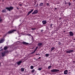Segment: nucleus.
<instances>
[{"instance_id":"bb28decb","label":"nucleus","mask_w":75,"mask_h":75,"mask_svg":"<svg viewBox=\"0 0 75 75\" xmlns=\"http://www.w3.org/2000/svg\"><path fill=\"white\" fill-rule=\"evenodd\" d=\"M21 62H22V61H19V65H20V64H21Z\"/></svg>"},{"instance_id":"2eb2a0df","label":"nucleus","mask_w":75,"mask_h":75,"mask_svg":"<svg viewBox=\"0 0 75 75\" xmlns=\"http://www.w3.org/2000/svg\"><path fill=\"white\" fill-rule=\"evenodd\" d=\"M8 48V47H7L5 46L4 47V50H6Z\"/></svg>"},{"instance_id":"473e14b6","label":"nucleus","mask_w":75,"mask_h":75,"mask_svg":"<svg viewBox=\"0 0 75 75\" xmlns=\"http://www.w3.org/2000/svg\"><path fill=\"white\" fill-rule=\"evenodd\" d=\"M61 44V42H59L58 43V44L59 45H60V44Z\"/></svg>"},{"instance_id":"09e8293b","label":"nucleus","mask_w":75,"mask_h":75,"mask_svg":"<svg viewBox=\"0 0 75 75\" xmlns=\"http://www.w3.org/2000/svg\"><path fill=\"white\" fill-rule=\"evenodd\" d=\"M20 24H21V23H20Z\"/></svg>"},{"instance_id":"c756f323","label":"nucleus","mask_w":75,"mask_h":75,"mask_svg":"<svg viewBox=\"0 0 75 75\" xmlns=\"http://www.w3.org/2000/svg\"><path fill=\"white\" fill-rule=\"evenodd\" d=\"M68 4H69V6H70V5H71V3L70 2H69Z\"/></svg>"},{"instance_id":"1a4fd4ad","label":"nucleus","mask_w":75,"mask_h":75,"mask_svg":"<svg viewBox=\"0 0 75 75\" xmlns=\"http://www.w3.org/2000/svg\"><path fill=\"white\" fill-rule=\"evenodd\" d=\"M4 39H3L0 40V43H3L4 41Z\"/></svg>"},{"instance_id":"4468645a","label":"nucleus","mask_w":75,"mask_h":75,"mask_svg":"<svg viewBox=\"0 0 75 75\" xmlns=\"http://www.w3.org/2000/svg\"><path fill=\"white\" fill-rule=\"evenodd\" d=\"M38 47H40L41 45H42V43H38Z\"/></svg>"},{"instance_id":"58836bf2","label":"nucleus","mask_w":75,"mask_h":75,"mask_svg":"<svg viewBox=\"0 0 75 75\" xmlns=\"http://www.w3.org/2000/svg\"><path fill=\"white\" fill-rule=\"evenodd\" d=\"M40 58H41V57H39V58L38 59H40Z\"/></svg>"},{"instance_id":"49530a36","label":"nucleus","mask_w":75,"mask_h":75,"mask_svg":"<svg viewBox=\"0 0 75 75\" xmlns=\"http://www.w3.org/2000/svg\"><path fill=\"white\" fill-rule=\"evenodd\" d=\"M18 34H19V33L18 32Z\"/></svg>"},{"instance_id":"f257e3e1","label":"nucleus","mask_w":75,"mask_h":75,"mask_svg":"<svg viewBox=\"0 0 75 75\" xmlns=\"http://www.w3.org/2000/svg\"><path fill=\"white\" fill-rule=\"evenodd\" d=\"M16 31V30L13 29V30H10L8 31V32L6 34L5 36H6V35L7 34H11V33H13V32L14 31Z\"/></svg>"},{"instance_id":"dca6fc26","label":"nucleus","mask_w":75,"mask_h":75,"mask_svg":"<svg viewBox=\"0 0 75 75\" xmlns=\"http://www.w3.org/2000/svg\"><path fill=\"white\" fill-rule=\"evenodd\" d=\"M43 4L42 3H40V4L39 5L41 7L42 6H43Z\"/></svg>"},{"instance_id":"cd10ccee","label":"nucleus","mask_w":75,"mask_h":75,"mask_svg":"<svg viewBox=\"0 0 75 75\" xmlns=\"http://www.w3.org/2000/svg\"><path fill=\"white\" fill-rule=\"evenodd\" d=\"M65 4H68V2H66V1H65Z\"/></svg>"},{"instance_id":"a211bd4d","label":"nucleus","mask_w":75,"mask_h":75,"mask_svg":"<svg viewBox=\"0 0 75 75\" xmlns=\"http://www.w3.org/2000/svg\"><path fill=\"white\" fill-rule=\"evenodd\" d=\"M3 21V19L1 18V17L0 16V23Z\"/></svg>"},{"instance_id":"9d476101","label":"nucleus","mask_w":75,"mask_h":75,"mask_svg":"<svg viewBox=\"0 0 75 75\" xmlns=\"http://www.w3.org/2000/svg\"><path fill=\"white\" fill-rule=\"evenodd\" d=\"M68 74V70H65L64 72V74Z\"/></svg>"},{"instance_id":"a878e982","label":"nucleus","mask_w":75,"mask_h":75,"mask_svg":"<svg viewBox=\"0 0 75 75\" xmlns=\"http://www.w3.org/2000/svg\"><path fill=\"white\" fill-rule=\"evenodd\" d=\"M38 70H39V71H41V69H42V68H39L38 69Z\"/></svg>"},{"instance_id":"c85d7f7f","label":"nucleus","mask_w":75,"mask_h":75,"mask_svg":"<svg viewBox=\"0 0 75 75\" xmlns=\"http://www.w3.org/2000/svg\"><path fill=\"white\" fill-rule=\"evenodd\" d=\"M32 30H35V28H32Z\"/></svg>"},{"instance_id":"72a5a7b5","label":"nucleus","mask_w":75,"mask_h":75,"mask_svg":"<svg viewBox=\"0 0 75 75\" xmlns=\"http://www.w3.org/2000/svg\"><path fill=\"white\" fill-rule=\"evenodd\" d=\"M47 6H49V3H47Z\"/></svg>"},{"instance_id":"c03bdc74","label":"nucleus","mask_w":75,"mask_h":75,"mask_svg":"<svg viewBox=\"0 0 75 75\" xmlns=\"http://www.w3.org/2000/svg\"><path fill=\"white\" fill-rule=\"evenodd\" d=\"M0 65H1V63H0Z\"/></svg>"},{"instance_id":"79ce46f5","label":"nucleus","mask_w":75,"mask_h":75,"mask_svg":"<svg viewBox=\"0 0 75 75\" xmlns=\"http://www.w3.org/2000/svg\"><path fill=\"white\" fill-rule=\"evenodd\" d=\"M65 31H63V33H65Z\"/></svg>"},{"instance_id":"aec40b11","label":"nucleus","mask_w":75,"mask_h":75,"mask_svg":"<svg viewBox=\"0 0 75 75\" xmlns=\"http://www.w3.org/2000/svg\"><path fill=\"white\" fill-rule=\"evenodd\" d=\"M45 55L46 57H48L49 55H50V54H46Z\"/></svg>"},{"instance_id":"6ab92c4d","label":"nucleus","mask_w":75,"mask_h":75,"mask_svg":"<svg viewBox=\"0 0 75 75\" xmlns=\"http://www.w3.org/2000/svg\"><path fill=\"white\" fill-rule=\"evenodd\" d=\"M24 69L23 68H21V71L22 72H24Z\"/></svg>"},{"instance_id":"4be33fe9","label":"nucleus","mask_w":75,"mask_h":75,"mask_svg":"<svg viewBox=\"0 0 75 75\" xmlns=\"http://www.w3.org/2000/svg\"><path fill=\"white\" fill-rule=\"evenodd\" d=\"M38 47H36L35 48V50L34 51L35 52L36 51H37V49H38Z\"/></svg>"},{"instance_id":"f8f14e48","label":"nucleus","mask_w":75,"mask_h":75,"mask_svg":"<svg viewBox=\"0 0 75 75\" xmlns=\"http://www.w3.org/2000/svg\"><path fill=\"white\" fill-rule=\"evenodd\" d=\"M6 9H4L2 11V13H6Z\"/></svg>"},{"instance_id":"a18cd8bd","label":"nucleus","mask_w":75,"mask_h":75,"mask_svg":"<svg viewBox=\"0 0 75 75\" xmlns=\"http://www.w3.org/2000/svg\"><path fill=\"white\" fill-rule=\"evenodd\" d=\"M38 55V54H36V55Z\"/></svg>"},{"instance_id":"423d86ee","label":"nucleus","mask_w":75,"mask_h":75,"mask_svg":"<svg viewBox=\"0 0 75 75\" xmlns=\"http://www.w3.org/2000/svg\"><path fill=\"white\" fill-rule=\"evenodd\" d=\"M33 11H34V9H32L30 11L28 12V13L27 15V16H29V14H31V13L32 12H33Z\"/></svg>"},{"instance_id":"412c9836","label":"nucleus","mask_w":75,"mask_h":75,"mask_svg":"<svg viewBox=\"0 0 75 75\" xmlns=\"http://www.w3.org/2000/svg\"><path fill=\"white\" fill-rule=\"evenodd\" d=\"M30 68L32 69H33V68H34V66H31V67H30Z\"/></svg>"},{"instance_id":"0eeeda50","label":"nucleus","mask_w":75,"mask_h":75,"mask_svg":"<svg viewBox=\"0 0 75 75\" xmlns=\"http://www.w3.org/2000/svg\"><path fill=\"white\" fill-rule=\"evenodd\" d=\"M37 13H38V11L36 10L32 13V14H37Z\"/></svg>"},{"instance_id":"2f4dec72","label":"nucleus","mask_w":75,"mask_h":75,"mask_svg":"<svg viewBox=\"0 0 75 75\" xmlns=\"http://www.w3.org/2000/svg\"><path fill=\"white\" fill-rule=\"evenodd\" d=\"M28 35L29 36H31V34H28Z\"/></svg>"},{"instance_id":"f704fd0d","label":"nucleus","mask_w":75,"mask_h":75,"mask_svg":"<svg viewBox=\"0 0 75 75\" xmlns=\"http://www.w3.org/2000/svg\"><path fill=\"white\" fill-rule=\"evenodd\" d=\"M17 64L18 65H19V62H18L17 63Z\"/></svg>"},{"instance_id":"e433bc0d","label":"nucleus","mask_w":75,"mask_h":75,"mask_svg":"<svg viewBox=\"0 0 75 75\" xmlns=\"http://www.w3.org/2000/svg\"><path fill=\"white\" fill-rule=\"evenodd\" d=\"M16 8H17V9L18 10V9H19V8H18V7H16Z\"/></svg>"},{"instance_id":"b1692460","label":"nucleus","mask_w":75,"mask_h":75,"mask_svg":"<svg viewBox=\"0 0 75 75\" xmlns=\"http://www.w3.org/2000/svg\"><path fill=\"white\" fill-rule=\"evenodd\" d=\"M35 52L34 51L30 53V54H34Z\"/></svg>"},{"instance_id":"ddd939ff","label":"nucleus","mask_w":75,"mask_h":75,"mask_svg":"<svg viewBox=\"0 0 75 75\" xmlns=\"http://www.w3.org/2000/svg\"><path fill=\"white\" fill-rule=\"evenodd\" d=\"M5 55H6V54L5 52L2 53V57H3L5 56Z\"/></svg>"},{"instance_id":"f03ea898","label":"nucleus","mask_w":75,"mask_h":75,"mask_svg":"<svg viewBox=\"0 0 75 75\" xmlns=\"http://www.w3.org/2000/svg\"><path fill=\"white\" fill-rule=\"evenodd\" d=\"M5 9H6V10H7L9 11H10L11 10H12L13 9V7L11 6L9 7H6L5 8Z\"/></svg>"},{"instance_id":"393cba45","label":"nucleus","mask_w":75,"mask_h":75,"mask_svg":"<svg viewBox=\"0 0 75 75\" xmlns=\"http://www.w3.org/2000/svg\"><path fill=\"white\" fill-rule=\"evenodd\" d=\"M51 67H52V66H49L48 67V69H50V68H51Z\"/></svg>"},{"instance_id":"37998d69","label":"nucleus","mask_w":75,"mask_h":75,"mask_svg":"<svg viewBox=\"0 0 75 75\" xmlns=\"http://www.w3.org/2000/svg\"><path fill=\"white\" fill-rule=\"evenodd\" d=\"M74 40H75V38H74Z\"/></svg>"},{"instance_id":"9b49d317","label":"nucleus","mask_w":75,"mask_h":75,"mask_svg":"<svg viewBox=\"0 0 75 75\" xmlns=\"http://www.w3.org/2000/svg\"><path fill=\"white\" fill-rule=\"evenodd\" d=\"M22 43L23 44H25V45H28V43H27L25 42H23Z\"/></svg>"},{"instance_id":"de8ad7c7","label":"nucleus","mask_w":75,"mask_h":75,"mask_svg":"<svg viewBox=\"0 0 75 75\" xmlns=\"http://www.w3.org/2000/svg\"><path fill=\"white\" fill-rule=\"evenodd\" d=\"M21 21L20 20V21Z\"/></svg>"},{"instance_id":"f3484780","label":"nucleus","mask_w":75,"mask_h":75,"mask_svg":"<svg viewBox=\"0 0 75 75\" xmlns=\"http://www.w3.org/2000/svg\"><path fill=\"white\" fill-rule=\"evenodd\" d=\"M55 50V47H52L51 48V51H53V50Z\"/></svg>"},{"instance_id":"4c0bfd02","label":"nucleus","mask_w":75,"mask_h":75,"mask_svg":"<svg viewBox=\"0 0 75 75\" xmlns=\"http://www.w3.org/2000/svg\"><path fill=\"white\" fill-rule=\"evenodd\" d=\"M3 49H1V51H3Z\"/></svg>"},{"instance_id":"a19ab883","label":"nucleus","mask_w":75,"mask_h":75,"mask_svg":"<svg viewBox=\"0 0 75 75\" xmlns=\"http://www.w3.org/2000/svg\"><path fill=\"white\" fill-rule=\"evenodd\" d=\"M57 8H55V9H54L55 10H57Z\"/></svg>"},{"instance_id":"6e6552de","label":"nucleus","mask_w":75,"mask_h":75,"mask_svg":"<svg viewBox=\"0 0 75 75\" xmlns=\"http://www.w3.org/2000/svg\"><path fill=\"white\" fill-rule=\"evenodd\" d=\"M42 23H43V25L46 24H47V21H42Z\"/></svg>"},{"instance_id":"5701e85b","label":"nucleus","mask_w":75,"mask_h":75,"mask_svg":"<svg viewBox=\"0 0 75 75\" xmlns=\"http://www.w3.org/2000/svg\"><path fill=\"white\" fill-rule=\"evenodd\" d=\"M34 72H35V70H34V69H33L32 71V72L33 73H33H34Z\"/></svg>"},{"instance_id":"7c9ffc66","label":"nucleus","mask_w":75,"mask_h":75,"mask_svg":"<svg viewBox=\"0 0 75 75\" xmlns=\"http://www.w3.org/2000/svg\"><path fill=\"white\" fill-rule=\"evenodd\" d=\"M52 25H53V24H51L50 25V27L52 28Z\"/></svg>"},{"instance_id":"20e7f679","label":"nucleus","mask_w":75,"mask_h":75,"mask_svg":"<svg viewBox=\"0 0 75 75\" xmlns=\"http://www.w3.org/2000/svg\"><path fill=\"white\" fill-rule=\"evenodd\" d=\"M74 51V50H70L67 51L66 52V53H67V54H69L70 53H71V52H73Z\"/></svg>"},{"instance_id":"7ed1b4c3","label":"nucleus","mask_w":75,"mask_h":75,"mask_svg":"<svg viewBox=\"0 0 75 75\" xmlns=\"http://www.w3.org/2000/svg\"><path fill=\"white\" fill-rule=\"evenodd\" d=\"M59 71V70L57 69H53L51 70V72H57Z\"/></svg>"},{"instance_id":"c9c22d12","label":"nucleus","mask_w":75,"mask_h":75,"mask_svg":"<svg viewBox=\"0 0 75 75\" xmlns=\"http://www.w3.org/2000/svg\"><path fill=\"white\" fill-rule=\"evenodd\" d=\"M19 5H20V6H22V4H20Z\"/></svg>"},{"instance_id":"ea45409f","label":"nucleus","mask_w":75,"mask_h":75,"mask_svg":"<svg viewBox=\"0 0 75 75\" xmlns=\"http://www.w3.org/2000/svg\"><path fill=\"white\" fill-rule=\"evenodd\" d=\"M41 32H42L43 31V30H41Z\"/></svg>"},{"instance_id":"39448f33","label":"nucleus","mask_w":75,"mask_h":75,"mask_svg":"<svg viewBox=\"0 0 75 75\" xmlns=\"http://www.w3.org/2000/svg\"><path fill=\"white\" fill-rule=\"evenodd\" d=\"M69 34L70 36H74V33H72V32L70 31L69 32Z\"/></svg>"}]
</instances>
